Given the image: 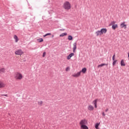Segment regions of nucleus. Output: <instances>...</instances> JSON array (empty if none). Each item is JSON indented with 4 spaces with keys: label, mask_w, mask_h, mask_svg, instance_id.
I'll use <instances>...</instances> for the list:
<instances>
[{
    "label": "nucleus",
    "mask_w": 129,
    "mask_h": 129,
    "mask_svg": "<svg viewBox=\"0 0 129 129\" xmlns=\"http://www.w3.org/2000/svg\"><path fill=\"white\" fill-rule=\"evenodd\" d=\"M68 39L69 41H72L73 40V37L71 35H69Z\"/></svg>",
    "instance_id": "f3484780"
},
{
    "label": "nucleus",
    "mask_w": 129,
    "mask_h": 129,
    "mask_svg": "<svg viewBox=\"0 0 129 129\" xmlns=\"http://www.w3.org/2000/svg\"><path fill=\"white\" fill-rule=\"evenodd\" d=\"M128 57L129 58V52H128Z\"/></svg>",
    "instance_id": "58836bf2"
},
{
    "label": "nucleus",
    "mask_w": 129,
    "mask_h": 129,
    "mask_svg": "<svg viewBox=\"0 0 129 129\" xmlns=\"http://www.w3.org/2000/svg\"><path fill=\"white\" fill-rule=\"evenodd\" d=\"M117 60H113V62L112 63V65L114 66L116 64V62H117Z\"/></svg>",
    "instance_id": "bb28decb"
},
{
    "label": "nucleus",
    "mask_w": 129,
    "mask_h": 129,
    "mask_svg": "<svg viewBox=\"0 0 129 129\" xmlns=\"http://www.w3.org/2000/svg\"><path fill=\"white\" fill-rule=\"evenodd\" d=\"M82 124H84V125L87 124V120L85 119L82 120L81 121V125H82Z\"/></svg>",
    "instance_id": "9d476101"
},
{
    "label": "nucleus",
    "mask_w": 129,
    "mask_h": 129,
    "mask_svg": "<svg viewBox=\"0 0 129 129\" xmlns=\"http://www.w3.org/2000/svg\"><path fill=\"white\" fill-rule=\"evenodd\" d=\"M74 56V53H70L68 56H67V59L70 60L71 59L72 57H73Z\"/></svg>",
    "instance_id": "423d86ee"
},
{
    "label": "nucleus",
    "mask_w": 129,
    "mask_h": 129,
    "mask_svg": "<svg viewBox=\"0 0 129 129\" xmlns=\"http://www.w3.org/2000/svg\"><path fill=\"white\" fill-rule=\"evenodd\" d=\"M69 70H70V67H67L66 69V71L68 72V71H69Z\"/></svg>",
    "instance_id": "a878e982"
},
{
    "label": "nucleus",
    "mask_w": 129,
    "mask_h": 129,
    "mask_svg": "<svg viewBox=\"0 0 129 129\" xmlns=\"http://www.w3.org/2000/svg\"><path fill=\"white\" fill-rule=\"evenodd\" d=\"M1 73H6V70L5 68H2L0 69V74Z\"/></svg>",
    "instance_id": "4468645a"
},
{
    "label": "nucleus",
    "mask_w": 129,
    "mask_h": 129,
    "mask_svg": "<svg viewBox=\"0 0 129 129\" xmlns=\"http://www.w3.org/2000/svg\"><path fill=\"white\" fill-rule=\"evenodd\" d=\"M45 56H46V52H44L43 53V55H42V57H45Z\"/></svg>",
    "instance_id": "c85d7f7f"
},
{
    "label": "nucleus",
    "mask_w": 129,
    "mask_h": 129,
    "mask_svg": "<svg viewBox=\"0 0 129 129\" xmlns=\"http://www.w3.org/2000/svg\"><path fill=\"white\" fill-rule=\"evenodd\" d=\"M23 53L22 49H18L15 51L16 55H23Z\"/></svg>",
    "instance_id": "7ed1b4c3"
},
{
    "label": "nucleus",
    "mask_w": 129,
    "mask_h": 129,
    "mask_svg": "<svg viewBox=\"0 0 129 129\" xmlns=\"http://www.w3.org/2000/svg\"><path fill=\"white\" fill-rule=\"evenodd\" d=\"M112 60H115V54H114L113 56H112Z\"/></svg>",
    "instance_id": "2f4dec72"
},
{
    "label": "nucleus",
    "mask_w": 129,
    "mask_h": 129,
    "mask_svg": "<svg viewBox=\"0 0 129 129\" xmlns=\"http://www.w3.org/2000/svg\"><path fill=\"white\" fill-rule=\"evenodd\" d=\"M102 115H103V116H105V114L104 113V112H103V113H102Z\"/></svg>",
    "instance_id": "473e14b6"
},
{
    "label": "nucleus",
    "mask_w": 129,
    "mask_h": 129,
    "mask_svg": "<svg viewBox=\"0 0 129 129\" xmlns=\"http://www.w3.org/2000/svg\"><path fill=\"white\" fill-rule=\"evenodd\" d=\"M107 65H108V64L102 63V64H101L98 65V66H97V68H101V67H103V66H107Z\"/></svg>",
    "instance_id": "dca6fc26"
},
{
    "label": "nucleus",
    "mask_w": 129,
    "mask_h": 129,
    "mask_svg": "<svg viewBox=\"0 0 129 129\" xmlns=\"http://www.w3.org/2000/svg\"><path fill=\"white\" fill-rule=\"evenodd\" d=\"M100 31L101 34L103 35V34H105L107 32V30L106 28H103L101 29Z\"/></svg>",
    "instance_id": "39448f33"
},
{
    "label": "nucleus",
    "mask_w": 129,
    "mask_h": 129,
    "mask_svg": "<svg viewBox=\"0 0 129 129\" xmlns=\"http://www.w3.org/2000/svg\"><path fill=\"white\" fill-rule=\"evenodd\" d=\"M88 109L89 110H93L94 109V107L93 106L90 105L88 106Z\"/></svg>",
    "instance_id": "1a4fd4ad"
},
{
    "label": "nucleus",
    "mask_w": 129,
    "mask_h": 129,
    "mask_svg": "<svg viewBox=\"0 0 129 129\" xmlns=\"http://www.w3.org/2000/svg\"><path fill=\"white\" fill-rule=\"evenodd\" d=\"M120 27L121 28H124L126 29V25L125 24V22H123L120 24Z\"/></svg>",
    "instance_id": "6e6552de"
},
{
    "label": "nucleus",
    "mask_w": 129,
    "mask_h": 129,
    "mask_svg": "<svg viewBox=\"0 0 129 129\" xmlns=\"http://www.w3.org/2000/svg\"><path fill=\"white\" fill-rule=\"evenodd\" d=\"M93 103L95 105V107L97 108V99L94 100Z\"/></svg>",
    "instance_id": "9b49d317"
},
{
    "label": "nucleus",
    "mask_w": 129,
    "mask_h": 129,
    "mask_svg": "<svg viewBox=\"0 0 129 129\" xmlns=\"http://www.w3.org/2000/svg\"><path fill=\"white\" fill-rule=\"evenodd\" d=\"M64 36H67V33L65 32V33L61 34L59 35V37H64Z\"/></svg>",
    "instance_id": "aec40b11"
},
{
    "label": "nucleus",
    "mask_w": 129,
    "mask_h": 129,
    "mask_svg": "<svg viewBox=\"0 0 129 129\" xmlns=\"http://www.w3.org/2000/svg\"><path fill=\"white\" fill-rule=\"evenodd\" d=\"M120 64H121V66H125V63L124 62V60L123 59H122L121 60Z\"/></svg>",
    "instance_id": "a211bd4d"
},
{
    "label": "nucleus",
    "mask_w": 129,
    "mask_h": 129,
    "mask_svg": "<svg viewBox=\"0 0 129 129\" xmlns=\"http://www.w3.org/2000/svg\"><path fill=\"white\" fill-rule=\"evenodd\" d=\"M52 38H54V35H52Z\"/></svg>",
    "instance_id": "4c0bfd02"
},
{
    "label": "nucleus",
    "mask_w": 129,
    "mask_h": 129,
    "mask_svg": "<svg viewBox=\"0 0 129 129\" xmlns=\"http://www.w3.org/2000/svg\"><path fill=\"white\" fill-rule=\"evenodd\" d=\"M14 38L15 40L16 43H18V41H19V38H18V36L15 35H14Z\"/></svg>",
    "instance_id": "2eb2a0df"
},
{
    "label": "nucleus",
    "mask_w": 129,
    "mask_h": 129,
    "mask_svg": "<svg viewBox=\"0 0 129 129\" xmlns=\"http://www.w3.org/2000/svg\"><path fill=\"white\" fill-rule=\"evenodd\" d=\"M46 36H51V33H46Z\"/></svg>",
    "instance_id": "c756f323"
},
{
    "label": "nucleus",
    "mask_w": 129,
    "mask_h": 129,
    "mask_svg": "<svg viewBox=\"0 0 129 129\" xmlns=\"http://www.w3.org/2000/svg\"><path fill=\"white\" fill-rule=\"evenodd\" d=\"M80 124L81 125V121H80Z\"/></svg>",
    "instance_id": "e433bc0d"
},
{
    "label": "nucleus",
    "mask_w": 129,
    "mask_h": 129,
    "mask_svg": "<svg viewBox=\"0 0 129 129\" xmlns=\"http://www.w3.org/2000/svg\"><path fill=\"white\" fill-rule=\"evenodd\" d=\"M80 74H81V71H80L77 74H75L73 75V77H79L80 76Z\"/></svg>",
    "instance_id": "0eeeda50"
},
{
    "label": "nucleus",
    "mask_w": 129,
    "mask_h": 129,
    "mask_svg": "<svg viewBox=\"0 0 129 129\" xmlns=\"http://www.w3.org/2000/svg\"><path fill=\"white\" fill-rule=\"evenodd\" d=\"M16 79H18L19 80H21L22 78H23V75L20 73H17L16 74V76H15Z\"/></svg>",
    "instance_id": "f03ea898"
},
{
    "label": "nucleus",
    "mask_w": 129,
    "mask_h": 129,
    "mask_svg": "<svg viewBox=\"0 0 129 129\" xmlns=\"http://www.w3.org/2000/svg\"><path fill=\"white\" fill-rule=\"evenodd\" d=\"M77 45V44L76 43V42H75L73 44L74 47L73 48V51L74 53H75V50H76L77 49V47L76 46Z\"/></svg>",
    "instance_id": "20e7f679"
},
{
    "label": "nucleus",
    "mask_w": 129,
    "mask_h": 129,
    "mask_svg": "<svg viewBox=\"0 0 129 129\" xmlns=\"http://www.w3.org/2000/svg\"><path fill=\"white\" fill-rule=\"evenodd\" d=\"M108 108L106 109L105 110L106 112H107V111H108Z\"/></svg>",
    "instance_id": "72a5a7b5"
},
{
    "label": "nucleus",
    "mask_w": 129,
    "mask_h": 129,
    "mask_svg": "<svg viewBox=\"0 0 129 129\" xmlns=\"http://www.w3.org/2000/svg\"><path fill=\"white\" fill-rule=\"evenodd\" d=\"M2 87H5V84L3 82H0V88H2Z\"/></svg>",
    "instance_id": "4be33fe9"
},
{
    "label": "nucleus",
    "mask_w": 129,
    "mask_h": 129,
    "mask_svg": "<svg viewBox=\"0 0 129 129\" xmlns=\"http://www.w3.org/2000/svg\"><path fill=\"white\" fill-rule=\"evenodd\" d=\"M96 34L97 36H101L102 35L101 31L100 30L97 31V32H96Z\"/></svg>",
    "instance_id": "f8f14e48"
},
{
    "label": "nucleus",
    "mask_w": 129,
    "mask_h": 129,
    "mask_svg": "<svg viewBox=\"0 0 129 129\" xmlns=\"http://www.w3.org/2000/svg\"><path fill=\"white\" fill-rule=\"evenodd\" d=\"M43 37H47V35H46V34H45V35H43Z\"/></svg>",
    "instance_id": "c9c22d12"
},
{
    "label": "nucleus",
    "mask_w": 129,
    "mask_h": 129,
    "mask_svg": "<svg viewBox=\"0 0 129 129\" xmlns=\"http://www.w3.org/2000/svg\"><path fill=\"white\" fill-rule=\"evenodd\" d=\"M65 29H60L59 31H64Z\"/></svg>",
    "instance_id": "f704fd0d"
},
{
    "label": "nucleus",
    "mask_w": 129,
    "mask_h": 129,
    "mask_svg": "<svg viewBox=\"0 0 129 129\" xmlns=\"http://www.w3.org/2000/svg\"><path fill=\"white\" fill-rule=\"evenodd\" d=\"M38 104H39V105H42V104H43V101H38Z\"/></svg>",
    "instance_id": "393cba45"
},
{
    "label": "nucleus",
    "mask_w": 129,
    "mask_h": 129,
    "mask_svg": "<svg viewBox=\"0 0 129 129\" xmlns=\"http://www.w3.org/2000/svg\"><path fill=\"white\" fill-rule=\"evenodd\" d=\"M63 8L65 10H70L71 9V5L69 2H66L64 3Z\"/></svg>",
    "instance_id": "f257e3e1"
},
{
    "label": "nucleus",
    "mask_w": 129,
    "mask_h": 129,
    "mask_svg": "<svg viewBox=\"0 0 129 129\" xmlns=\"http://www.w3.org/2000/svg\"><path fill=\"white\" fill-rule=\"evenodd\" d=\"M86 71H87V70L86 69V68H84L82 70V72L84 74H85L86 73Z\"/></svg>",
    "instance_id": "5701e85b"
},
{
    "label": "nucleus",
    "mask_w": 129,
    "mask_h": 129,
    "mask_svg": "<svg viewBox=\"0 0 129 129\" xmlns=\"http://www.w3.org/2000/svg\"><path fill=\"white\" fill-rule=\"evenodd\" d=\"M99 124H100V123H97L95 124V127L96 129H99V128H98V126H99Z\"/></svg>",
    "instance_id": "6ab92c4d"
},
{
    "label": "nucleus",
    "mask_w": 129,
    "mask_h": 129,
    "mask_svg": "<svg viewBox=\"0 0 129 129\" xmlns=\"http://www.w3.org/2000/svg\"><path fill=\"white\" fill-rule=\"evenodd\" d=\"M118 27V26L117 24H115V25H112V28L113 30H115L116 28H117Z\"/></svg>",
    "instance_id": "412c9836"
},
{
    "label": "nucleus",
    "mask_w": 129,
    "mask_h": 129,
    "mask_svg": "<svg viewBox=\"0 0 129 129\" xmlns=\"http://www.w3.org/2000/svg\"><path fill=\"white\" fill-rule=\"evenodd\" d=\"M37 41H39V43H42V42H43L44 40L43 39V38H39L37 39Z\"/></svg>",
    "instance_id": "b1692460"
},
{
    "label": "nucleus",
    "mask_w": 129,
    "mask_h": 129,
    "mask_svg": "<svg viewBox=\"0 0 129 129\" xmlns=\"http://www.w3.org/2000/svg\"><path fill=\"white\" fill-rule=\"evenodd\" d=\"M1 96H6L7 97H8V94H2Z\"/></svg>",
    "instance_id": "7c9ffc66"
},
{
    "label": "nucleus",
    "mask_w": 129,
    "mask_h": 129,
    "mask_svg": "<svg viewBox=\"0 0 129 129\" xmlns=\"http://www.w3.org/2000/svg\"><path fill=\"white\" fill-rule=\"evenodd\" d=\"M116 23V22L115 21H112L111 23V25H115V24Z\"/></svg>",
    "instance_id": "cd10ccee"
},
{
    "label": "nucleus",
    "mask_w": 129,
    "mask_h": 129,
    "mask_svg": "<svg viewBox=\"0 0 129 129\" xmlns=\"http://www.w3.org/2000/svg\"><path fill=\"white\" fill-rule=\"evenodd\" d=\"M81 128L82 129H88V127L86 125L82 124Z\"/></svg>",
    "instance_id": "ddd939ff"
}]
</instances>
